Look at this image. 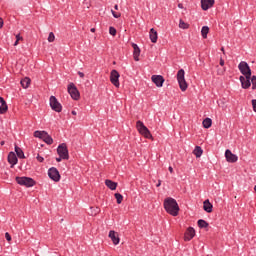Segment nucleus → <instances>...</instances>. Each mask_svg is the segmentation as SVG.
Here are the masks:
<instances>
[{"mask_svg":"<svg viewBox=\"0 0 256 256\" xmlns=\"http://www.w3.org/2000/svg\"><path fill=\"white\" fill-rule=\"evenodd\" d=\"M164 209L166 213L172 215V217H177V215H179V204L175 198H166L164 200Z\"/></svg>","mask_w":256,"mask_h":256,"instance_id":"1","label":"nucleus"},{"mask_svg":"<svg viewBox=\"0 0 256 256\" xmlns=\"http://www.w3.org/2000/svg\"><path fill=\"white\" fill-rule=\"evenodd\" d=\"M136 128H137V131L140 133V135H142L146 139H153V135H151V131H149V128H147V126H145V124L141 120H138L136 122Z\"/></svg>","mask_w":256,"mask_h":256,"instance_id":"2","label":"nucleus"},{"mask_svg":"<svg viewBox=\"0 0 256 256\" xmlns=\"http://www.w3.org/2000/svg\"><path fill=\"white\" fill-rule=\"evenodd\" d=\"M177 82L181 91L185 92L188 89L189 85L187 84V80H185V70L180 69L177 72Z\"/></svg>","mask_w":256,"mask_h":256,"instance_id":"3","label":"nucleus"},{"mask_svg":"<svg viewBox=\"0 0 256 256\" xmlns=\"http://www.w3.org/2000/svg\"><path fill=\"white\" fill-rule=\"evenodd\" d=\"M49 104H50L52 111H55L56 113H61V111H63V106L61 105L59 100H57V97L50 96Z\"/></svg>","mask_w":256,"mask_h":256,"instance_id":"4","label":"nucleus"},{"mask_svg":"<svg viewBox=\"0 0 256 256\" xmlns=\"http://www.w3.org/2000/svg\"><path fill=\"white\" fill-rule=\"evenodd\" d=\"M16 183L24 187H35V180L30 177H16Z\"/></svg>","mask_w":256,"mask_h":256,"instance_id":"5","label":"nucleus"},{"mask_svg":"<svg viewBox=\"0 0 256 256\" xmlns=\"http://www.w3.org/2000/svg\"><path fill=\"white\" fill-rule=\"evenodd\" d=\"M68 93L74 101H79V99H81V94L74 83L68 85Z\"/></svg>","mask_w":256,"mask_h":256,"instance_id":"6","label":"nucleus"},{"mask_svg":"<svg viewBox=\"0 0 256 256\" xmlns=\"http://www.w3.org/2000/svg\"><path fill=\"white\" fill-rule=\"evenodd\" d=\"M57 153L59 157L63 160H68L69 159V149H67V144L62 143L57 147Z\"/></svg>","mask_w":256,"mask_h":256,"instance_id":"7","label":"nucleus"},{"mask_svg":"<svg viewBox=\"0 0 256 256\" xmlns=\"http://www.w3.org/2000/svg\"><path fill=\"white\" fill-rule=\"evenodd\" d=\"M48 176L55 183H59V181H61V174H59V170H57L55 167L48 170Z\"/></svg>","mask_w":256,"mask_h":256,"instance_id":"8","label":"nucleus"},{"mask_svg":"<svg viewBox=\"0 0 256 256\" xmlns=\"http://www.w3.org/2000/svg\"><path fill=\"white\" fill-rule=\"evenodd\" d=\"M119 77H121V75L119 74V72L117 70H112L110 73V81L112 83V85H114V87L119 88L120 87V83H119Z\"/></svg>","mask_w":256,"mask_h":256,"instance_id":"9","label":"nucleus"},{"mask_svg":"<svg viewBox=\"0 0 256 256\" xmlns=\"http://www.w3.org/2000/svg\"><path fill=\"white\" fill-rule=\"evenodd\" d=\"M109 239H111L113 245L117 246L121 243V238L119 237V233L115 232V230H110L108 233Z\"/></svg>","mask_w":256,"mask_h":256,"instance_id":"10","label":"nucleus"},{"mask_svg":"<svg viewBox=\"0 0 256 256\" xmlns=\"http://www.w3.org/2000/svg\"><path fill=\"white\" fill-rule=\"evenodd\" d=\"M225 157L228 163H237V161H239V157L233 154V152H231L229 149L225 151Z\"/></svg>","mask_w":256,"mask_h":256,"instance_id":"11","label":"nucleus"},{"mask_svg":"<svg viewBox=\"0 0 256 256\" xmlns=\"http://www.w3.org/2000/svg\"><path fill=\"white\" fill-rule=\"evenodd\" d=\"M239 80L242 89H249L251 87V76H240Z\"/></svg>","mask_w":256,"mask_h":256,"instance_id":"12","label":"nucleus"},{"mask_svg":"<svg viewBox=\"0 0 256 256\" xmlns=\"http://www.w3.org/2000/svg\"><path fill=\"white\" fill-rule=\"evenodd\" d=\"M196 235L195 228L188 227L184 233V241H191Z\"/></svg>","mask_w":256,"mask_h":256,"instance_id":"13","label":"nucleus"},{"mask_svg":"<svg viewBox=\"0 0 256 256\" xmlns=\"http://www.w3.org/2000/svg\"><path fill=\"white\" fill-rule=\"evenodd\" d=\"M151 81L156 85V87H163V83H165V78H163L162 75H152Z\"/></svg>","mask_w":256,"mask_h":256,"instance_id":"14","label":"nucleus"},{"mask_svg":"<svg viewBox=\"0 0 256 256\" xmlns=\"http://www.w3.org/2000/svg\"><path fill=\"white\" fill-rule=\"evenodd\" d=\"M238 68L243 77H251V68L249 65H239Z\"/></svg>","mask_w":256,"mask_h":256,"instance_id":"15","label":"nucleus"},{"mask_svg":"<svg viewBox=\"0 0 256 256\" xmlns=\"http://www.w3.org/2000/svg\"><path fill=\"white\" fill-rule=\"evenodd\" d=\"M213 5H215V0H201V8L203 11H208Z\"/></svg>","mask_w":256,"mask_h":256,"instance_id":"16","label":"nucleus"},{"mask_svg":"<svg viewBox=\"0 0 256 256\" xmlns=\"http://www.w3.org/2000/svg\"><path fill=\"white\" fill-rule=\"evenodd\" d=\"M18 161L19 160L17 159V155L15 154V152H10L8 154V163H10L11 167H15Z\"/></svg>","mask_w":256,"mask_h":256,"instance_id":"17","label":"nucleus"},{"mask_svg":"<svg viewBox=\"0 0 256 256\" xmlns=\"http://www.w3.org/2000/svg\"><path fill=\"white\" fill-rule=\"evenodd\" d=\"M9 107L7 106V102L3 97H0V114L3 115L7 113Z\"/></svg>","mask_w":256,"mask_h":256,"instance_id":"18","label":"nucleus"},{"mask_svg":"<svg viewBox=\"0 0 256 256\" xmlns=\"http://www.w3.org/2000/svg\"><path fill=\"white\" fill-rule=\"evenodd\" d=\"M203 209L206 213H213V204L209 200L203 202Z\"/></svg>","mask_w":256,"mask_h":256,"instance_id":"19","label":"nucleus"},{"mask_svg":"<svg viewBox=\"0 0 256 256\" xmlns=\"http://www.w3.org/2000/svg\"><path fill=\"white\" fill-rule=\"evenodd\" d=\"M132 47L134 49L133 51V56L135 61H139V56L141 55V49H139V46H137V44L133 43Z\"/></svg>","mask_w":256,"mask_h":256,"instance_id":"20","label":"nucleus"},{"mask_svg":"<svg viewBox=\"0 0 256 256\" xmlns=\"http://www.w3.org/2000/svg\"><path fill=\"white\" fill-rule=\"evenodd\" d=\"M105 185L110 189L111 191H115L117 189V182H114L113 180H105Z\"/></svg>","mask_w":256,"mask_h":256,"instance_id":"21","label":"nucleus"},{"mask_svg":"<svg viewBox=\"0 0 256 256\" xmlns=\"http://www.w3.org/2000/svg\"><path fill=\"white\" fill-rule=\"evenodd\" d=\"M20 83L23 89H29V85H31V78L25 77L24 79L21 80Z\"/></svg>","mask_w":256,"mask_h":256,"instance_id":"22","label":"nucleus"},{"mask_svg":"<svg viewBox=\"0 0 256 256\" xmlns=\"http://www.w3.org/2000/svg\"><path fill=\"white\" fill-rule=\"evenodd\" d=\"M149 35H150V41H152L153 43H157V39H158L157 31H155V29L151 28Z\"/></svg>","mask_w":256,"mask_h":256,"instance_id":"23","label":"nucleus"},{"mask_svg":"<svg viewBox=\"0 0 256 256\" xmlns=\"http://www.w3.org/2000/svg\"><path fill=\"white\" fill-rule=\"evenodd\" d=\"M193 155H195V157H197V159H199V157H201V155H203V148H201V146H196L193 150Z\"/></svg>","mask_w":256,"mask_h":256,"instance_id":"24","label":"nucleus"},{"mask_svg":"<svg viewBox=\"0 0 256 256\" xmlns=\"http://www.w3.org/2000/svg\"><path fill=\"white\" fill-rule=\"evenodd\" d=\"M204 129H209L213 125V120L211 118H205L202 122Z\"/></svg>","mask_w":256,"mask_h":256,"instance_id":"25","label":"nucleus"},{"mask_svg":"<svg viewBox=\"0 0 256 256\" xmlns=\"http://www.w3.org/2000/svg\"><path fill=\"white\" fill-rule=\"evenodd\" d=\"M15 153L19 159H25V153L19 146H15Z\"/></svg>","mask_w":256,"mask_h":256,"instance_id":"26","label":"nucleus"},{"mask_svg":"<svg viewBox=\"0 0 256 256\" xmlns=\"http://www.w3.org/2000/svg\"><path fill=\"white\" fill-rule=\"evenodd\" d=\"M198 227H200V229H207V227H209V223L203 219H200L198 220Z\"/></svg>","mask_w":256,"mask_h":256,"instance_id":"27","label":"nucleus"},{"mask_svg":"<svg viewBox=\"0 0 256 256\" xmlns=\"http://www.w3.org/2000/svg\"><path fill=\"white\" fill-rule=\"evenodd\" d=\"M114 197H115L118 205H121L123 203V195L121 193H115Z\"/></svg>","mask_w":256,"mask_h":256,"instance_id":"28","label":"nucleus"},{"mask_svg":"<svg viewBox=\"0 0 256 256\" xmlns=\"http://www.w3.org/2000/svg\"><path fill=\"white\" fill-rule=\"evenodd\" d=\"M208 34H209V28L207 26L202 27L201 35L203 39H207Z\"/></svg>","mask_w":256,"mask_h":256,"instance_id":"29","label":"nucleus"},{"mask_svg":"<svg viewBox=\"0 0 256 256\" xmlns=\"http://www.w3.org/2000/svg\"><path fill=\"white\" fill-rule=\"evenodd\" d=\"M43 135H45V131L36 130L34 132V137H36L37 139H41L43 137Z\"/></svg>","mask_w":256,"mask_h":256,"instance_id":"30","label":"nucleus"},{"mask_svg":"<svg viewBox=\"0 0 256 256\" xmlns=\"http://www.w3.org/2000/svg\"><path fill=\"white\" fill-rule=\"evenodd\" d=\"M44 143H46L47 145H53V138L51 137V135H47V137L44 139Z\"/></svg>","mask_w":256,"mask_h":256,"instance_id":"31","label":"nucleus"},{"mask_svg":"<svg viewBox=\"0 0 256 256\" xmlns=\"http://www.w3.org/2000/svg\"><path fill=\"white\" fill-rule=\"evenodd\" d=\"M180 29H189V24L185 23L183 20L179 22Z\"/></svg>","mask_w":256,"mask_h":256,"instance_id":"32","label":"nucleus"},{"mask_svg":"<svg viewBox=\"0 0 256 256\" xmlns=\"http://www.w3.org/2000/svg\"><path fill=\"white\" fill-rule=\"evenodd\" d=\"M53 41H55V34L53 32H50L48 36V42L53 43Z\"/></svg>","mask_w":256,"mask_h":256,"instance_id":"33","label":"nucleus"},{"mask_svg":"<svg viewBox=\"0 0 256 256\" xmlns=\"http://www.w3.org/2000/svg\"><path fill=\"white\" fill-rule=\"evenodd\" d=\"M19 41H23V37H21L20 34L16 35V41L14 43V46L17 47V45H19Z\"/></svg>","mask_w":256,"mask_h":256,"instance_id":"34","label":"nucleus"},{"mask_svg":"<svg viewBox=\"0 0 256 256\" xmlns=\"http://www.w3.org/2000/svg\"><path fill=\"white\" fill-rule=\"evenodd\" d=\"M109 33H110V35L115 37L117 35V29H115V27H110L109 28Z\"/></svg>","mask_w":256,"mask_h":256,"instance_id":"35","label":"nucleus"},{"mask_svg":"<svg viewBox=\"0 0 256 256\" xmlns=\"http://www.w3.org/2000/svg\"><path fill=\"white\" fill-rule=\"evenodd\" d=\"M251 83H252V89H253V91H255V89H256V76H252Z\"/></svg>","mask_w":256,"mask_h":256,"instance_id":"36","label":"nucleus"},{"mask_svg":"<svg viewBox=\"0 0 256 256\" xmlns=\"http://www.w3.org/2000/svg\"><path fill=\"white\" fill-rule=\"evenodd\" d=\"M111 13L115 19H119V17H121V12H115L114 10H111Z\"/></svg>","mask_w":256,"mask_h":256,"instance_id":"37","label":"nucleus"},{"mask_svg":"<svg viewBox=\"0 0 256 256\" xmlns=\"http://www.w3.org/2000/svg\"><path fill=\"white\" fill-rule=\"evenodd\" d=\"M36 159H37V161H38L39 163H43V162L45 161V158H43V157L40 156L39 154L37 155Z\"/></svg>","mask_w":256,"mask_h":256,"instance_id":"38","label":"nucleus"},{"mask_svg":"<svg viewBox=\"0 0 256 256\" xmlns=\"http://www.w3.org/2000/svg\"><path fill=\"white\" fill-rule=\"evenodd\" d=\"M252 107H253L254 113H256V99L252 100Z\"/></svg>","mask_w":256,"mask_h":256,"instance_id":"39","label":"nucleus"},{"mask_svg":"<svg viewBox=\"0 0 256 256\" xmlns=\"http://www.w3.org/2000/svg\"><path fill=\"white\" fill-rule=\"evenodd\" d=\"M5 239H6L7 241H11V234H9V232H6V233H5Z\"/></svg>","mask_w":256,"mask_h":256,"instance_id":"40","label":"nucleus"},{"mask_svg":"<svg viewBox=\"0 0 256 256\" xmlns=\"http://www.w3.org/2000/svg\"><path fill=\"white\" fill-rule=\"evenodd\" d=\"M48 135H49V133H47L46 131H44V134L42 135V138H40V139H42V140L44 141V139H45Z\"/></svg>","mask_w":256,"mask_h":256,"instance_id":"41","label":"nucleus"},{"mask_svg":"<svg viewBox=\"0 0 256 256\" xmlns=\"http://www.w3.org/2000/svg\"><path fill=\"white\" fill-rule=\"evenodd\" d=\"M3 25H4L3 18L0 17V29H3Z\"/></svg>","mask_w":256,"mask_h":256,"instance_id":"42","label":"nucleus"},{"mask_svg":"<svg viewBox=\"0 0 256 256\" xmlns=\"http://www.w3.org/2000/svg\"><path fill=\"white\" fill-rule=\"evenodd\" d=\"M79 77H81V79H83V77H85V74L83 72H78Z\"/></svg>","mask_w":256,"mask_h":256,"instance_id":"43","label":"nucleus"},{"mask_svg":"<svg viewBox=\"0 0 256 256\" xmlns=\"http://www.w3.org/2000/svg\"><path fill=\"white\" fill-rule=\"evenodd\" d=\"M57 163H61V161H63V158H61V156H59L58 158H56Z\"/></svg>","mask_w":256,"mask_h":256,"instance_id":"44","label":"nucleus"},{"mask_svg":"<svg viewBox=\"0 0 256 256\" xmlns=\"http://www.w3.org/2000/svg\"><path fill=\"white\" fill-rule=\"evenodd\" d=\"M168 171H169L170 173H173V167H172V166H169V167H168Z\"/></svg>","mask_w":256,"mask_h":256,"instance_id":"45","label":"nucleus"},{"mask_svg":"<svg viewBox=\"0 0 256 256\" xmlns=\"http://www.w3.org/2000/svg\"><path fill=\"white\" fill-rule=\"evenodd\" d=\"M114 9H115V11H119V5L116 4V5L114 6Z\"/></svg>","mask_w":256,"mask_h":256,"instance_id":"46","label":"nucleus"},{"mask_svg":"<svg viewBox=\"0 0 256 256\" xmlns=\"http://www.w3.org/2000/svg\"><path fill=\"white\" fill-rule=\"evenodd\" d=\"M156 187H161V180H158V183L156 184Z\"/></svg>","mask_w":256,"mask_h":256,"instance_id":"47","label":"nucleus"},{"mask_svg":"<svg viewBox=\"0 0 256 256\" xmlns=\"http://www.w3.org/2000/svg\"><path fill=\"white\" fill-rule=\"evenodd\" d=\"M239 65H247V62L242 61L239 63Z\"/></svg>","mask_w":256,"mask_h":256,"instance_id":"48","label":"nucleus"},{"mask_svg":"<svg viewBox=\"0 0 256 256\" xmlns=\"http://www.w3.org/2000/svg\"><path fill=\"white\" fill-rule=\"evenodd\" d=\"M179 9H183V4H178Z\"/></svg>","mask_w":256,"mask_h":256,"instance_id":"49","label":"nucleus"},{"mask_svg":"<svg viewBox=\"0 0 256 256\" xmlns=\"http://www.w3.org/2000/svg\"><path fill=\"white\" fill-rule=\"evenodd\" d=\"M220 65H225V61L220 60Z\"/></svg>","mask_w":256,"mask_h":256,"instance_id":"50","label":"nucleus"},{"mask_svg":"<svg viewBox=\"0 0 256 256\" xmlns=\"http://www.w3.org/2000/svg\"><path fill=\"white\" fill-rule=\"evenodd\" d=\"M72 115H77V111L73 110L72 112Z\"/></svg>","mask_w":256,"mask_h":256,"instance_id":"51","label":"nucleus"},{"mask_svg":"<svg viewBox=\"0 0 256 256\" xmlns=\"http://www.w3.org/2000/svg\"><path fill=\"white\" fill-rule=\"evenodd\" d=\"M91 33H95V28H91Z\"/></svg>","mask_w":256,"mask_h":256,"instance_id":"52","label":"nucleus"},{"mask_svg":"<svg viewBox=\"0 0 256 256\" xmlns=\"http://www.w3.org/2000/svg\"><path fill=\"white\" fill-rule=\"evenodd\" d=\"M0 145H1V146L5 145V141H1V142H0Z\"/></svg>","mask_w":256,"mask_h":256,"instance_id":"53","label":"nucleus"},{"mask_svg":"<svg viewBox=\"0 0 256 256\" xmlns=\"http://www.w3.org/2000/svg\"><path fill=\"white\" fill-rule=\"evenodd\" d=\"M221 51H222L223 53H225V48H221Z\"/></svg>","mask_w":256,"mask_h":256,"instance_id":"54","label":"nucleus"},{"mask_svg":"<svg viewBox=\"0 0 256 256\" xmlns=\"http://www.w3.org/2000/svg\"><path fill=\"white\" fill-rule=\"evenodd\" d=\"M223 71H225V68H222V73H223Z\"/></svg>","mask_w":256,"mask_h":256,"instance_id":"55","label":"nucleus"}]
</instances>
